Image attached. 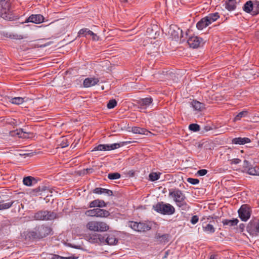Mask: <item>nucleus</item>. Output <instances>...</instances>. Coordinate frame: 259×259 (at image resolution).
Listing matches in <instances>:
<instances>
[{
  "label": "nucleus",
  "instance_id": "nucleus-1",
  "mask_svg": "<svg viewBox=\"0 0 259 259\" xmlns=\"http://www.w3.org/2000/svg\"><path fill=\"white\" fill-rule=\"evenodd\" d=\"M51 231L50 227L45 225H40L36 227L32 231L23 232L21 236L23 241L28 242L46 237L50 234Z\"/></svg>",
  "mask_w": 259,
  "mask_h": 259
},
{
  "label": "nucleus",
  "instance_id": "nucleus-2",
  "mask_svg": "<svg viewBox=\"0 0 259 259\" xmlns=\"http://www.w3.org/2000/svg\"><path fill=\"white\" fill-rule=\"evenodd\" d=\"M169 196L171 197L175 202L176 205L183 210H187L190 206L186 202V197L184 194L179 189H172L169 190Z\"/></svg>",
  "mask_w": 259,
  "mask_h": 259
},
{
  "label": "nucleus",
  "instance_id": "nucleus-3",
  "mask_svg": "<svg viewBox=\"0 0 259 259\" xmlns=\"http://www.w3.org/2000/svg\"><path fill=\"white\" fill-rule=\"evenodd\" d=\"M87 229L94 232H106L109 230V226L103 221H92L86 224Z\"/></svg>",
  "mask_w": 259,
  "mask_h": 259
},
{
  "label": "nucleus",
  "instance_id": "nucleus-4",
  "mask_svg": "<svg viewBox=\"0 0 259 259\" xmlns=\"http://www.w3.org/2000/svg\"><path fill=\"white\" fill-rule=\"evenodd\" d=\"M153 209L157 212L165 215H171L174 213L175 209L169 203H164L163 202H158L153 206Z\"/></svg>",
  "mask_w": 259,
  "mask_h": 259
},
{
  "label": "nucleus",
  "instance_id": "nucleus-5",
  "mask_svg": "<svg viewBox=\"0 0 259 259\" xmlns=\"http://www.w3.org/2000/svg\"><path fill=\"white\" fill-rule=\"evenodd\" d=\"M11 13L10 0H0V16L6 20H11Z\"/></svg>",
  "mask_w": 259,
  "mask_h": 259
},
{
  "label": "nucleus",
  "instance_id": "nucleus-6",
  "mask_svg": "<svg viewBox=\"0 0 259 259\" xmlns=\"http://www.w3.org/2000/svg\"><path fill=\"white\" fill-rule=\"evenodd\" d=\"M57 217V213L54 211L40 210L34 213L33 218L36 220H52Z\"/></svg>",
  "mask_w": 259,
  "mask_h": 259
},
{
  "label": "nucleus",
  "instance_id": "nucleus-7",
  "mask_svg": "<svg viewBox=\"0 0 259 259\" xmlns=\"http://www.w3.org/2000/svg\"><path fill=\"white\" fill-rule=\"evenodd\" d=\"M85 214L90 217L107 218L110 215V212L105 209L96 208L87 210Z\"/></svg>",
  "mask_w": 259,
  "mask_h": 259
},
{
  "label": "nucleus",
  "instance_id": "nucleus-8",
  "mask_svg": "<svg viewBox=\"0 0 259 259\" xmlns=\"http://www.w3.org/2000/svg\"><path fill=\"white\" fill-rule=\"evenodd\" d=\"M251 210L247 205H242L238 210V214L242 221H247L250 217Z\"/></svg>",
  "mask_w": 259,
  "mask_h": 259
},
{
  "label": "nucleus",
  "instance_id": "nucleus-9",
  "mask_svg": "<svg viewBox=\"0 0 259 259\" xmlns=\"http://www.w3.org/2000/svg\"><path fill=\"white\" fill-rule=\"evenodd\" d=\"M85 239L89 242L92 243H96L98 244H102L104 243V235L98 233H91L86 235Z\"/></svg>",
  "mask_w": 259,
  "mask_h": 259
},
{
  "label": "nucleus",
  "instance_id": "nucleus-10",
  "mask_svg": "<svg viewBox=\"0 0 259 259\" xmlns=\"http://www.w3.org/2000/svg\"><path fill=\"white\" fill-rule=\"evenodd\" d=\"M168 33L173 39L177 41L180 38L181 41H183V40H182L183 37L182 30L177 26L170 25Z\"/></svg>",
  "mask_w": 259,
  "mask_h": 259
},
{
  "label": "nucleus",
  "instance_id": "nucleus-11",
  "mask_svg": "<svg viewBox=\"0 0 259 259\" xmlns=\"http://www.w3.org/2000/svg\"><path fill=\"white\" fill-rule=\"evenodd\" d=\"M202 41L201 38L196 36L190 37L187 40V42L189 46L192 48H197L200 46V44Z\"/></svg>",
  "mask_w": 259,
  "mask_h": 259
},
{
  "label": "nucleus",
  "instance_id": "nucleus-12",
  "mask_svg": "<svg viewBox=\"0 0 259 259\" xmlns=\"http://www.w3.org/2000/svg\"><path fill=\"white\" fill-rule=\"evenodd\" d=\"M44 17L40 14L31 15L26 20L25 22H32L39 24L44 21Z\"/></svg>",
  "mask_w": 259,
  "mask_h": 259
},
{
  "label": "nucleus",
  "instance_id": "nucleus-13",
  "mask_svg": "<svg viewBox=\"0 0 259 259\" xmlns=\"http://www.w3.org/2000/svg\"><path fill=\"white\" fill-rule=\"evenodd\" d=\"M99 82V79L96 77L86 78L83 82V85L84 88H90L95 85Z\"/></svg>",
  "mask_w": 259,
  "mask_h": 259
},
{
  "label": "nucleus",
  "instance_id": "nucleus-14",
  "mask_svg": "<svg viewBox=\"0 0 259 259\" xmlns=\"http://www.w3.org/2000/svg\"><path fill=\"white\" fill-rule=\"evenodd\" d=\"M104 235V243L102 244L115 245L118 242V239L115 238L113 235Z\"/></svg>",
  "mask_w": 259,
  "mask_h": 259
},
{
  "label": "nucleus",
  "instance_id": "nucleus-15",
  "mask_svg": "<svg viewBox=\"0 0 259 259\" xmlns=\"http://www.w3.org/2000/svg\"><path fill=\"white\" fill-rule=\"evenodd\" d=\"M169 235L168 234H156L155 236V240L160 244H165L168 242L169 240Z\"/></svg>",
  "mask_w": 259,
  "mask_h": 259
},
{
  "label": "nucleus",
  "instance_id": "nucleus-16",
  "mask_svg": "<svg viewBox=\"0 0 259 259\" xmlns=\"http://www.w3.org/2000/svg\"><path fill=\"white\" fill-rule=\"evenodd\" d=\"M106 205L107 204L104 201L100 199H96L90 203L89 207L92 208L97 207L100 208L101 207H106Z\"/></svg>",
  "mask_w": 259,
  "mask_h": 259
},
{
  "label": "nucleus",
  "instance_id": "nucleus-17",
  "mask_svg": "<svg viewBox=\"0 0 259 259\" xmlns=\"http://www.w3.org/2000/svg\"><path fill=\"white\" fill-rule=\"evenodd\" d=\"M153 99L151 97L141 99L138 101L139 105L142 108H146L152 102Z\"/></svg>",
  "mask_w": 259,
  "mask_h": 259
},
{
  "label": "nucleus",
  "instance_id": "nucleus-18",
  "mask_svg": "<svg viewBox=\"0 0 259 259\" xmlns=\"http://www.w3.org/2000/svg\"><path fill=\"white\" fill-rule=\"evenodd\" d=\"M232 142L233 144L237 145H244L246 143L251 142V140L248 138H235L232 139Z\"/></svg>",
  "mask_w": 259,
  "mask_h": 259
},
{
  "label": "nucleus",
  "instance_id": "nucleus-19",
  "mask_svg": "<svg viewBox=\"0 0 259 259\" xmlns=\"http://www.w3.org/2000/svg\"><path fill=\"white\" fill-rule=\"evenodd\" d=\"M225 8L230 11L234 10L236 8V0H227L225 3Z\"/></svg>",
  "mask_w": 259,
  "mask_h": 259
},
{
  "label": "nucleus",
  "instance_id": "nucleus-20",
  "mask_svg": "<svg viewBox=\"0 0 259 259\" xmlns=\"http://www.w3.org/2000/svg\"><path fill=\"white\" fill-rule=\"evenodd\" d=\"M205 17L206 19L208 20V23L210 24L212 22L217 20L220 18V16L219 13L216 12L214 13L209 14L208 16Z\"/></svg>",
  "mask_w": 259,
  "mask_h": 259
},
{
  "label": "nucleus",
  "instance_id": "nucleus-21",
  "mask_svg": "<svg viewBox=\"0 0 259 259\" xmlns=\"http://www.w3.org/2000/svg\"><path fill=\"white\" fill-rule=\"evenodd\" d=\"M209 24L208 23V20L204 17L202 18L196 24V27L199 30H202Z\"/></svg>",
  "mask_w": 259,
  "mask_h": 259
},
{
  "label": "nucleus",
  "instance_id": "nucleus-22",
  "mask_svg": "<svg viewBox=\"0 0 259 259\" xmlns=\"http://www.w3.org/2000/svg\"><path fill=\"white\" fill-rule=\"evenodd\" d=\"M14 134L18 135L19 138H28L29 135L30 133H28L24 131L22 128H19L16 130L14 132Z\"/></svg>",
  "mask_w": 259,
  "mask_h": 259
},
{
  "label": "nucleus",
  "instance_id": "nucleus-23",
  "mask_svg": "<svg viewBox=\"0 0 259 259\" xmlns=\"http://www.w3.org/2000/svg\"><path fill=\"white\" fill-rule=\"evenodd\" d=\"M252 9H253V3L251 1H247L243 7V10L247 13H252Z\"/></svg>",
  "mask_w": 259,
  "mask_h": 259
},
{
  "label": "nucleus",
  "instance_id": "nucleus-24",
  "mask_svg": "<svg viewBox=\"0 0 259 259\" xmlns=\"http://www.w3.org/2000/svg\"><path fill=\"white\" fill-rule=\"evenodd\" d=\"M191 105L195 110L197 111H201L205 108L204 104L197 101H193L191 102Z\"/></svg>",
  "mask_w": 259,
  "mask_h": 259
},
{
  "label": "nucleus",
  "instance_id": "nucleus-25",
  "mask_svg": "<svg viewBox=\"0 0 259 259\" xmlns=\"http://www.w3.org/2000/svg\"><path fill=\"white\" fill-rule=\"evenodd\" d=\"M23 182L25 185L27 186H31L33 185V184L34 183H36V181L35 179V178H34L33 177H31V176H28V177L24 178Z\"/></svg>",
  "mask_w": 259,
  "mask_h": 259
},
{
  "label": "nucleus",
  "instance_id": "nucleus-26",
  "mask_svg": "<svg viewBox=\"0 0 259 259\" xmlns=\"http://www.w3.org/2000/svg\"><path fill=\"white\" fill-rule=\"evenodd\" d=\"M238 222L239 221L237 219L233 220L224 219L222 221V223L224 225H228L230 227L236 226Z\"/></svg>",
  "mask_w": 259,
  "mask_h": 259
},
{
  "label": "nucleus",
  "instance_id": "nucleus-27",
  "mask_svg": "<svg viewBox=\"0 0 259 259\" xmlns=\"http://www.w3.org/2000/svg\"><path fill=\"white\" fill-rule=\"evenodd\" d=\"M132 131L135 134H139L142 135H147L148 133H149L147 130L137 126L133 127Z\"/></svg>",
  "mask_w": 259,
  "mask_h": 259
},
{
  "label": "nucleus",
  "instance_id": "nucleus-28",
  "mask_svg": "<svg viewBox=\"0 0 259 259\" xmlns=\"http://www.w3.org/2000/svg\"><path fill=\"white\" fill-rule=\"evenodd\" d=\"M25 98L21 97L9 98V102L15 105H20L25 102Z\"/></svg>",
  "mask_w": 259,
  "mask_h": 259
},
{
  "label": "nucleus",
  "instance_id": "nucleus-29",
  "mask_svg": "<svg viewBox=\"0 0 259 259\" xmlns=\"http://www.w3.org/2000/svg\"><path fill=\"white\" fill-rule=\"evenodd\" d=\"M151 229V227L145 223H138V232H145Z\"/></svg>",
  "mask_w": 259,
  "mask_h": 259
},
{
  "label": "nucleus",
  "instance_id": "nucleus-30",
  "mask_svg": "<svg viewBox=\"0 0 259 259\" xmlns=\"http://www.w3.org/2000/svg\"><path fill=\"white\" fill-rule=\"evenodd\" d=\"M202 228L204 231L207 233H213L215 231V228L213 227L212 225L208 224L206 225H202Z\"/></svg>",
  "mask_w": 259,
  "mask_h": 259
},
{
  "label": "nucleus",
  "instance_id": "nucleus-31",
  "mask_svg": "<svg viewBox=\"0 0 259 259\" xmlns=\"http://www.w3.org/2000/svg\"><path fill=\"white\" fill-rule=\"evenodd\" d=\"M247 172L250 175L259 176V166L249 167Z\"/></svg>",
  "mask_w": 259,
  "mask_h": 259
},
{
  "label": "nucleus",
  "instance_id": "nucleus-32",
  "mask_svg": "<svg viewBox=\"0 0 259 259\" xmlns=\"http://www.w3.org/2000/svg\"><path fill=\"white\" fill-rule=\"evenodd\" d=\"M15 201H12L7 203H5L4 200L0 201L2 210L10 208Z\"/></svg>",
  "mask_w": 259,
  "mask_h": 259
},
{
  "label": "nucleus",
  "instance_id": "nucleus-33",
  "mask_svg": "<svg viewBox=\"0 0 259 259\" xmlns=\"http://www.w3.org/2000/svg\"><path fill=\"white\" fill-rule=\"evenodd\" d=\"M253 9H252V16H256L259 14V1H255L253 3Z\"/></svg>",
  "mask_w": 259,
  "mask_h": 259
},
{
  "label": "nucleus",
  "instance_id": "nucleus-34",
  "mask_svg": "<svg viewBox=\"0 0 259 259\" xmlns=\"http://www.w3.org/2000/svg\"><path fill=\"white\" fill-rule=\"evenodd\" d=\"M161 175L160 172H151L149 175V180L152 182L158 180Z\"/></svg>",
  "mask_w": 259,
  "mask_h": 259
},
{
  "label": "nucleus",
  "instance_id": "nucleus-35",
  "mask_svg": "<svg viewBox=\"0 0 259 259\" xmlns=\"http://www.w3.org/2000/svg\"><path fill=\"white\" fill-rule=\"evenodd\" d=\"M248 114V111H243L240 112H239L234 118V121H236L237 120H239L241 119L242 117H246Z\"/></svg>",
  "mask_w": 259,
  "mask_h": 259
},
{
  "label": "nucleus",
  "instance_id": "nucleus-36",
  "mask_svg": "<svg viewBox=\"0 0 259 259\" xmlns=\"http://www.w3.org/2000/svg\"><path fill=\"white\" fill-rule=\"evenodd\" d=\"M122 144L120 143H114L112 144H107V151H110L112 150L116 149L119 148Z\"/></svg>",
  "mask_w": 259,
  "mask_h": 259
},
{
  "label": "nucleus",
  "instance_id": "nucleus-37",
  "mask_svg": "<svg viewBox=\"0 0 259 259\" xmlns=\"http://www.w3.org/2000/svg\"><path fill=\"white\" fill-rule=\"evenodd\" d=\"M107 144H100L96 146L93 150L92 151H107Z\"/></svg>",
  "mask_w": 259,
  "mask_h": 259
},
{
  "label": "nucleus",
  "instance_id": "nucleus-38",
  "mask_svg": "<svg viewBox=\"0 0 259 259\" xmlns=\"http://www.w3.org/2000/svg\"><path fill=\"white\" fill-rule=\"evenodd\" d=\"M120 174L118 172L110 173L108 175V178L110 180H116L120 178Z\"/></svg>",
  "mask_w": 259,
  "mask_h": 259
},
{
  "label": "nucleus",
  "instance_id": "nucleus-39",
  "mask_svg": "<svg viewBox=\"0 0 259 259\" xmlns=\"http://www.w3.org/2000/svg\"><path fill=\"white\" fill-rule=\"evenodd\" d=\"M247 230L248 232L252 234H254L255 233H259V222L256 224H254V230H251L249 227H247Z\"/></svg>",
  "mask_w": 259,
  "mask_h": 259
},
{
  "label": "nucleus",
  "instance_id": "nucleus-40",
  "mask_svg": "<svg viewBox=\"0 0 259 259\" xmlns=\"http://www.w3.org/2000/svg\"><path fill=\"white\" fill-rule=\"evenodd\" d=\"M117 105V102L115 99H112L109 100V102L107 105V107L108 109H112Z\"/></svg>",
  "mask_w": 259,
  "mask_h": 259
},
{
  "label": "nucleus",
  "instance_id": "nucleus-41",
  "mask_svg": "<svg viewBox=\"0 0 259 259\" xmlns=\"http://www.w3.org/2000/svg\"><path fill=\"white\" fill-rule=\"evenodd\" d=\"M189 128L190 130L192 131L193 132H197L200 130V126L197 124L192 123L189 125Z\"/></svg>",
  "mask_w": 259,
  "mask_h": 259
},
{
  "label": "nucleus",
  "instance_id": "nucleus-42",
  "mask_svg": "<svg viewBox=\"0 0 259 259\" xmlns=\"http://www.w3.org/2000/svg\"><path fill=\"white\" fill-rule=\"evenodd\" d=\"M129 227L135 231L138 232V223L136 222H130L128 224Z\"/></svg>",
  "mask_w": 259,
  "mask_h": 259
},
{
  "label": "nucleus",
  "instance_id": "nucleus-43",
  "mask_svg": "<svg viewBox=\"0 0 259 259\" xmlns=\"http://www.w3.org/2000/svg\"><path fill=\"white\" fill-rule=\"evenodd\" d=\"M187 182L191 184L196 185L199 183V180L197 179L189 178L187 179Z\"/></svg>",
  "mask_w": 259,
  "mask_h": 259
},
{
  "label": "nucleus",
  "instance_id": "nucleus-44",
  "mask_svg": "<svg viewBox=\"0 0 259 259\" xmlns=\"http://www.w3.org/2000/svg\"><path fill=\"white\" fill-rule=\"evenodd\" d=\"M10 37H11V38L16 39H22L24 38H25V37L23 36L22 35L18 34H14L12 35H10Z\"/></svg>",
  "mask_w": 259,
  "mask_h": 259
},
{
  "label": "nucleus",
  "instance_id": "nucleus-45",
  "mask_svg": "<svg viewBox=\"0 0 259 259\" xmlns=\"http://www.w3.org/2000/svg\"><path fill=\"white\" fill-rule=\"evenodd\" d=\"M51 259H74V258L71 256L68 257H64L58 255L53 254L52 255Z\"/></svg>",
  "mask_w": 259,
  "mask_h": 259
},
{
  "label": "nucleus",
  "instance_id": "nucleus-46",
  "mask_svg": "<svg viewBox=\"0 0 259 259\" xmlns=\"http://www.w3.org/2000/svg\"><path fill=\"white\" fill-rule=\"evenodd\" d=\"M88 34L92 36V38L94 40H98L99 37L96 34L94 33L93 31L91 30L88 31Z\"/></svg>",
  "mask_w": 259,
  "mask_h": 259
},
{
  "label": "nucleus",
  "instance_id": "nucleus-47",
  "mask_svg": "<svg viewBox=\"0 0 259 259\" xmlns=\"http://www.w3.org/2000/svg\"><path fill=\"white\" fill-rule=\"evenodd\" d=\"M103 190L104 188H96L93 190V193L98 194H103Z\"/></svg>",
  "mask_w": 259,
  "mask_h": 259
},
{
  "label": "nucleus",
  "instance_id": "nucleus-48",
  "mask_svg": "<svg viewBox=\"0 0 259 259\" xmlns=\"http://www.w3.org/2000/svg\"><path fill=\"white\" fill-rule=\"evenodd\" d=\"M199 221V218L197 215H193L191 219V223L194 225L196 224Z\"/></svg>",
  "mask_w": 259,
  "mask_h": 259
},
{
  "label": "nucleus",
  "instance_id": "nucleus-49",
  "mask_svg": "<svg viewBox=\"0 0 259 259\" xmlns=\"http://www.w3.org/2000/svg\"><path fill=\"white\" fill-rule=\"evenodd\" d=\"M230 164L232 165L233 164H237L240 162L241 160L239 158H234L231 160H229Z\"/></svg>",
  "mask_w": 259,
  "mask_h": 259
},
{
  "label": "nucleus",
  "instance_id": "nucleus-50",
  "mask_svg": "<svg viewBox=\"0 0 259 259\" xmlns=\"http://www.w3.org/2000/svg\"><path fill=\"white\" fill-rule=\"evenodd\" d=\"M88 30H89L87 28H82L79 31L78 34H79V35H87L88 34Z\"/></svg>",
  "mask_w": 259,
  "mask_h": 259
},
{
  "label": "nucleus",
  "instance_id": "nucleus-51",
  "mask_svg": "<svg viewBox=\"0 0 259 259\" xmlns=\"http://www.w3.org/2000/svg\"><path fill=\"white\" fill-rule=\"evenodd\" d=\"M207 172V170L205 169L199 170L197 171V174L200 176H203L205 175Z\"/></svg>",
  "mask_w": 259,
  "mask_h": 259
},
{
  "label": "nucleus",
  "instance_id": "nucleus-52",
  "mask_svg": "<svg viewBox=\"0 0 259 259\" xmlns=\"http://www.w3.org/2000/svg\"><path fill=\"white\" fill-rule=\"evenodd\" d=\"M103 191V194H106L108 196L113 195V192L110 190L104 188Z\"/></svg>",
  "mask_w": 259,
  "mask_h": 259
},
{
  "label": "nucleus",
  "instance_id": "nucleus-53",
  "mask_svg": "<svg viewBox=\"0 0 259 259\" xmlns=\"http://www.w3.org/2000/svg\"><path fill=\"white\" fill-rule=\"evenodd\" d=\"M211 129H212V128L209 125H206V126H204V130L206 132L209 131L211 130Z\"/></svg>",
  "mask_w": 259,
  "mask_h": 259
},
{
  "label": "nucleus",
  "instance_id": "nucleus-54",
  "mask_svg": "<svg viewBox=\"0 0 259 259\" xmlns=\"http://www.w3.org/2000/svg\"><path fill=\"white\" fill-rule=\"evenodd\" d=\"M218 256L215 254H212L210 255L209 259H218Z\"/></svg>",
  "mask_w": 259,
  "mask_h": 259
},
{
  "label": "nucleus",
  "instance_id": "nucleus-55",
  "mask_svg": "<svg viewBox=\"0 0 259 259\" xmlns=\"http://www.w3.org/2000/svg\"><path fill=\"white\" fill-rule=\"evenodd\" d=\"M169 253V250L166 251L164 253V255L163 256V257L162 258H166L167 257V256L168 255Z\"/></svg>",
  "mask_w": 259,
  "mask_h": 259
},
{
  "label": "nucleus",
  "instance_id": "nucleus-56",
  "mask_svg": "<svg viewBox=\"0 0 259 259\" xmlns=\"http://www.w3.org/2000/svg\"><path fill=\"white\" fill-rule=\"evenodd\" d=\"M68 146V144L63 143V144H61L62 147H67Z\"/></svg>",
  "mask_w": 259,
  "mask_h": 259
},
{
  "label": "nucleus",
  "instance_id": "nucleus-57",
  "mask_svg": "<svg viewBox=\"0 0 259 259\" xmlns=\"http://www.w3.org/2000/svg\"><path fill=\"white\" fill-rule=\"evenodd\" d=\"M46 190H47V187H44V186H43V187H42V188H41V191H46Z\"/></svg>",
  "mask_w": 259,
  "mask_h": 259
},
{
  "label": "nucleus",
  "instance_id": "nucleus-58",
  "mask_svg": "<svg viewBox=\"0 0 259 259\" xmlns=\"http://www.w3.org/2000/svg\"><path fill=\"white\" fill-rule=\"evenodd\" d=\"M19 155L20 156H23V155H28V154H25V153H19Z\"/></svg>",
  "mask_w": 259,
  "mask_h": 259
},
{
  "label": "nucleus",
  "instance_id": "nucleus-59",
  "mask_svg": "<svg viewBox=\"0 0 259 259\" xmlns=\"http://www.w3.org/2000/svg\"><path fill=\"white\" fill-rule=\"evenodd\" d=\"M92 170V169H85V171H87V173H88V172H90Z\"/></svg>",
  "mask_w": 259,
  "mask_h": 259
},
{
  "label": "nucleus",
  "instance_id": "nucleus-60",
  "mask_svg": "<svg viewBox=\"0 0 259 259\" xmlns=\"http://www.w3.org/2000/svg\"><path fill=\"white\" fill-rule=\"evenodd\" d=\"M244 164H245V165H247V164H248V161H247L246 160H245L244 161Z\"/></svg>",
  "mask_w": 259,
  "mask_h": 259
},
{
  "label": "nucleus",
  "instance_id": "nucleus-61",
  "mask_svg": "<svg viewBox=\"0 0 259 259\" xmlns=\"http://www.w3.org/2000/svg\"><path fill=\"white\" fill-rule=\"evenodd\" d=\"M256 35L259 37V30L257 31L256 32Z\"/></svg>",
  "mask_w": 259,
  "mask_h": 259
}]
</instances>
